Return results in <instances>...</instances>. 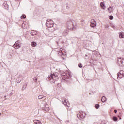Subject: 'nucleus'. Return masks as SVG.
Instances as JSON below:
<instances>
[{
	"label": "nucleus",
	"mask_w": 124,
	"mask_h": 124,
	"mask_svg": "<svg viewBox=\"0 0 124 124\" xmlns=\"http://www.w3.org/2000/svg\"><path fill=\"white\" fill-rule=\"evenodd\" d=\"M4 97H5H5H6V96H4Z\"/></svg>",
	"instance_id": "39"
},
{
	"label": "nucleus",
	"mask_w": 124,
	"mask_h": 124,
	"mask_svg": "<svg viewBox=\"0 0 124 124\" xmlns=\"http://www.w3.org/2000/svg\"><path fill=\"white\" fill-rule=\"evenodd\" d=\"M46 27L47 28H53L54 27V23H52V20L50 19L47 20Z\"/></svg>",
	"instance_id": "7"
},
{
	"label": "nucleus",
	"mask_w": 124,
	"mask_h": 124,
	"mask_svg": "<svg viewBox=\"0 0 124 124\" xmlns=\"http://www.w3.org/2000/svg\"><path fill=\"white\" fill-rule=\"evenodd\" d=\"M66 122H67V123H69V121H66Z\"/></svg>",
	"instance_id": "36"
},
{
	"label": "nucleus",
	"mask_w": 124,
	"mask_h": 124,
	"mask_svg": "<svg viewBox=\"0 0 124 124\" xmlns=\"http://www.w3.org/2000/svg\"><path fill=\"white\" fill-rule=\"evenodd\" d=\"M60 85H61V84H58L57 85H58V87H60Z\"/></svg>",
	"instance_id": "35"
},
{
	"label": "nucleus",
	"mask_w": 124,
	"mask_h": 124,
	"mask_svg": "<svg viewBox=\"0 0 124 124\" xmlns=\"http://www.w3.org/2000/svg\"><path fill=\"white\" fill-rule=\"evenodd\" d=\"M109 18L110 20H113V19H114V17L113 16H110Z\"/></svg>",
	"instance_id": "30"
},
{
	"label": "nucleus",
	"mask_w": 124,
	"mask_h": 124,
	"mask_svg": "<svg viewBox=\"0 0 124 124\" xmlns=\"http://www.w3.org/2000/svg\"><path fill=\"white\" fill-rule=\"evenodd\" d=\"M117 112H118V111L117 110H114V112L115 113V114H117Z\"/></svg>",
	"instance_id": "33"
},
{
	"label": "nucleus",
	"mask_w": 124,
	"mask_h": 124,
	"mask_svg": "<svg viewBox=\"0 0 124 124\" xmlns=\"http://www.w3.org/2000/svg\"><path fill=\"white\" fill-rule=\"evenodd\" d=\"M33 122L35 124H42V123H41V122L39 120H34Z\"/></svg>",
	"instance_id": "14"
},
{
	"label": "nucleus",
	"mask_w": 124,
	"mask_h": 124,
	"mask_svg": "<svg viewBox=\"0 0 124 124\" xmlns=\"http://www.w3.org/2000/svg\"><path fill=\"white\" fill-rule=\"evenodd\" d=\"M37 32L35 31L32 30L31 32V34L32 36H34V35H36Z\"/></svg>",
	"instance_id": "11"
},
{
	"label": "nucleus",
	"mask_w": 124,
	"mask_h": 124,
	"mask_svg": "<svg viewBox=\"0 0 124 124\" xmlns=\"http://www.w3.org/2000/svg\"><path fill=\"white\" fill-rule=\"evenodd\" d=\"M117 63L119 64V66H124V59L123 58H117Z\"/></svg>",
	"instance_id": "4"
},
{
	"label": "nucleus",
	"mask_w": 124,
	"mask_h": 124,
	"mask_svg": "<svg viewBox=\"0 0 124 124\" xmlns=\"http://www.w3.org/2000/svg\"><path fill=\"white\" fill-rule=\"evenodd\" d=\"M102 102H105L106 101V97L103 96L101 99Z\"/></svg>",
	"instance_id": "20"
},
{
	"label": "nucleus",
	"mask_w": 124,
	"mask_h": 124,
	"mask_svg": "<svg viewBox=\"0 0 124 124\" xmlns=\"http://www.w3.org/2000/svg\"><path fill=\"white\" fill-rule=\"evenodd\" d=\"M3 6H4V7H7V8H8V4H7V2H5L3 4Z\"/></svg>",
	"instance_id": "21"
},
{
	"label": "nucleus",
	"mask_w": 124,
	"mask_h": 124,
	"mask_svg": "<svg viewBox=\"0 0 124 124\" xmlns=\"http://www.w3.org/2000/svg\"><path fill=\"white\" fill-rule=\"evenodd\" d=\"M43 97H44V96H43L42 95H40L38 96V99H42V98H43Z\"/></svg>",
	"instance_id": "28"
},
{
	"label": "nucleus",
	"mask_w": 124,
	"mask_h": 124,
	"mask_svg": "<svg viewBox=\"0 0 124 124\" xmlns=\"http://www.w3.org/2000/svg\"><path fill=\"white\" fill-rule=\"evenodd\" d=\"M67 34H68V31H67V30H64L63 32V35L65 36L67 35Z\"/></svg>",
	"instance_id": "16"
},
{
	"label": "nucleus",
	"mask_w": 124,
	"mask_h": 124,
	"mask_svg": "<svg viewBox=\"0 0 124 124\" xmlns=\"http://www.w3.org/2000/svg\"><path fill=\"white\" fill-rule=\"evenodd\" d=\"M118 73L121 75L122 76H124V71L123 70H120V72Z\"/></svg>",
	"instance_id": "22"
},
{
	"label": "nucleus",
	"mask_w": 124,
	"mask_h": 124,
	"mask_svg": "<svg viewBox=\"0 0 124 124\" xmlns=\"http://www.w3.org/2000/svg\"><path fill=\"white\" fill-rule=\"evenodd\" d=\"M85 57H88V55H85Z\"/></svg>",
	"instance_id": "37"
},
{
	"label": "nucleus",
	"mask_w": 124,
	"mask_h": 124,
	"mask_svg": "<svg viewBox=\"0 0 124 124\" xmlns=\"http://www.w3.org/2000/svg\"><path fill=\"white\" fill-rule=\"evenodd\" d=\"M42 109L43 111H45L46 112H48L49 110H50V108H49V106L48 105H46L44 106V107H43L42 108Z\"/></svg>",
	"instance_id": "9"
},
{
	"label": "nucleus",
	"mask_w": 124,
	"mask_h": 124,
	"mask_svg": "<svg viewBox=\"0 0 124 124\" xmlns=\"http://www.w3.org/2000/svg\"><path fill=\"white\" fill-rule=\"evenodd\" d=\"M105 5V4L104 3V2H102L100 3L101 7H104Z\"/></svg>",
	"instance_id": "24"
},
{
	"label": "nucleus",
	"mask_w": 124,
	"mask_h": 124,
	"mask_svg": "<svg viewBox=\"0 0 124 124\" xmlns=\"http://www.w3.org/2000/svg\"><path fill=\"white\" fill-rule=\"evenodd\" d=\"M13 47L16 50L17 49H20V48H21V43L20 42V41H16L13 45Z\"/></svg>",
	"instance_id": "3"
},
{
	"label": "nucleus",
	"mask_w": 124,
	"mask_h": 124,
	"mask_svg": "<svg viewBox=\"0 0 124 124\" xmlns=\"http://www.w3.org/2000/svg\"><path fill=\"white\" fill-rule=\"evenodd\" d=\"M22 80H23V77L22 76H19L16 79V82L18 83V84H19L21 83Z\"/></svg>",
	"instance_id": "10"
},
{
	"label": "nucleus",
	"mask_w": 124,
	"mask_h": 124,
	"mask_svg": "<svg viewBox=\"0 0 124 124\" xmlns=\"http://www.w3.org/2000/svg\"><path fill=\"white\" fill-rule=\"evenodd\" d=\"M124 76H122V75L120 74L119 73L117 74V79L119 80V79H122V77H124Z\"/></svg>",
	"instance_id": "17"
},
{
	"label": "nucleus",
	"mask_w": 124,
	"mask_h": 124,
	"mask_svg": "<svg viewBox=\"0 0 124 124\" xmlns=\"http://www.w3.org/2000/svg\"><path fill=\"white\" fill-rule=\"evenodd\" d=\"M1 113L0 112V116H1Z\"/></svg>",
	"instance_id": "38"
},
{
	"label": "nucleus",
	"mask_w": 124,
	"mask_h": 124,
	"mask_svg": "<svg viewBox=\"0 0 124 124\" xmlns=\"http://www.w3.org/2000/svg\"><path fill=\"white\" fill-rule=\"evenodd\" d=\"M90 26L92 28H94V27H96V22L94 19L91 20Z\"/></svg>",
	"instance_id": "8"
},
{
	"label": "nucleus",
	"mask_w": 124,
	"mask_h": 124,
	"mask_svg": "<svg viewBox=\"0 0 124 124\" xmlns=\"http://www.w3.org/2000/svg\"><path fill=\"white\" fill-rule=\"evenodd\" d=\"M33 80H34V81H35L36 82V81H37V78L34 77L33 78Z\"/></svg>",
	"instance_id": "32"
},
{
	"label": "nucleus",
	"mask_w": 124,
	"mask_h": 124,
	"mask_svg": "<svg viewBox=\"0 0 124 124\" xmlns=\"http://www.w3.org/2000/svg\"><path fill=\"white\" fill-rule=\"evenodd\" d=\"M66 25L69 30H73L74 28H76V25L72 21H67L66 23Z\"/></svg>",
	"instance_id": "2"
},
{
	"label": "nucleus",
	"mask_w": 124,
	"mask_h": 124,
	"mask_svg": "<svg viewBox=\"0 0 124 124\" xmlns=\"http://www.w3.org/2000/svg\"><path fill=\"white\" fill-rule=\"evenodd\" d=\"M27 84L26 83L24 85H23L22 89V91H24V90L26 89V88H27Z\"/></svg>",
	"instance_id": "23"
},
{
	"label": "nucleus",
	"mask_w": 124,
	"mask_h": 124,
	"mask_svg": "<svg viewBox=\"0 0 124 124\" xmlns=\"http://www.w3.org/2000/svg\"><path fill=\"white\" fill-rule=\"evenodd\" d=\"M59 55L61 56V57H63V56L64 57H66V52H65V50L63 52H62L61 53H60Z\"/></svg>",
	"instance_id": "13"
},
{
	"label": "nucleus",
	"mask_w": 124,
	"mask_h": 124,
	"mask_svg": "<svg viewBox=\"0 0 124 124\" xmlns=\"http://www.w3.org/2000/svg\"><path fill=\"white\" fill-rule=\"evenodd\" d=\"M78 67L80 68H82L83 67V66H82V64L81 63H79L78 64Z\"/></svg>",
	"instance_id": "31"
},
{
	"label": "nucleus",
	"mask_w": 124,
	"mask_h": 124,
	"mask_svg": "<svg viewBox=\"0 0 124 124\" xmlns=\"http://www.w3.org/2000/svg\"><path fill=\"white\" fill-rule=\"evenodd\" d=\"M63 104H64V105H66V106H68V105H69V103L67 104V101H66V99H65L64 101H63Z\"/></svg>",
	"instance_id": "19"
},
{
	"label": "nucleus",
	"mask_w": 124,
	"mask_h": 124,
	"mask_svg": "<svg viewBox=\"0 0 124 124\" xmlns=\"http://www.w3.org/2000/svg\"><path fill=\"white\" fill-rule=\"evenodd\" d=\"M77 117L79 120H82V119L86 117V113L84 114L83 111H79V114L77 115Z\"/></svg>",
	"instance_id": "5"
},
{
	"label": "nucleus",
	"mask_w": 124,
	"mask_h": 124,
	"mask_svg": "<svg viewBox=\"0 0 124 124\" xmlns=\"http://www.w3.org/2000/svg\"><path fill=\"white\" fill-rule=\"evenodd\" d=\"M101 124H106L104 122L102 121L101 122Z\"/></svg>",
	"instance_id": "34"
},
{
	"label": "nucleus",
	"mask_w": 124,
	"mask_h": 124,
	"mask_svg": "<svg viewBox=\"0 0 124 124\" xmlns=\"http://www.w3.org/2000/svg\"><path fill=\"white\" fill-rule=\"evenodd\" d=\"M56 75L55 74H51L49 76V78L50 79V82L55 83L56 82Z\"/></svg>",
	"instance_id": "6"
},
{
	"label": "nucleus",
	"mask_w": 124,
	"mask_h": 124,
	"mask_svg": "<svg viewBox=\"0 0 124 124\" xmlns=\"http://www.w3.org/2000/svg\"><path fill=\"white\" fill-rule=\"evenodd\" d=\"M99 104H96L95 105V108H96V109H98V108H99Z\"/></svg>",
	"instance_id": "29"
},
{
	"label": "nucleus",
	"mask_w": 124,
	"mask_h": 124,
	"mask_svg": "<svg viewBox=\"0 0 124 124\" xmlns=\"http://www.w3.org/2000/svg\"><path fill=\"white\" fill-rule=\"evenodd\" d=\"M65 51V50L64 49L62 48H61L59 49V51H58L59 55H60L61 53H62L63 52H64Z\"/></svg>",
	"instance_id": "12"
},
{
	"label": "nucleus",
	"mask_w": 124,
	"mask_h": 124,
	"mask_svg": "<svg viewBox=\"0 0 124 124\" xmlns=\"http://www.w3.org/2000/svg\"><path fill=\"white\" fill-rule=\"evenodd\" d=\"M31 45L32 46V47H35V46L37 45V44L35 42H32L31 43Z\"/></svg>",
	"instance_id": "18"
},
{
	"label": "nucleus",
	"mask_w": 124,
	"mask_h": 124,
	"mask_svg": "<svg viewBox=\"0 0 124 124\" xmlns=\"http://www.w3.org/2000/svg\"><path fill=\"white\" fill-rule=\"evenodd\" d=\"M26 15L23 14L22 16H21V19H26Z\"/></svg>",
	"instance_id": "27"
},
{
	"label": "nucleus",
	"mask_w": 124,
	"mask_h": 124,
	"mask_svg": "<svg viewBox=\"0 0 124 124\" xmlns=\"http://www.w3.org/2000/svg\"><path fill=\"white\" fill-rule=\"evenodd\" d=\"M113 120L114 122H117L118 121V118H117V117L114 116L113 117Z\"/></svg>",
	"instance_id": "26"
},
{
	"label": "nucleus",
	"mask_w": 124,
	"mask_h": 124,
	"mask_svg": "<svg viewBox=\"0 0 124 124\" xmlns=\"http://www.w3.org/2000/svg\"><path fill=\"white\" fill-rule=\"evenodd\" d=\"M108 10L109 11V13H111V12H112V11H113V9L112 7H109V8H108Z\"/></svg>",
	"instance_id": "25"
},
{
	"label": "nucleus",
	"mask_w": 124,
	"mask_h": 124,
	"mask_svg": "<svg viewBox=\"0 0 124 124\" xmlns=\"http://www.w3.org/2000/svg\"><path fill=\"white\" fill-rule=\"evenodd\" d=\"M119 37L120 38H124V32H121L119 33Z\"/></svg>",
	"instance_id": "15"
},
{
	"label": "nucleus",
	"mask_w": 124,
	"mask_h": 124,
	"mask_svg": "<svg viewBox=\"0 0 124 124\" xmlns=\"http://www.w3.org/2000/svg\"><path fill=\"white\" fill-rule=\"evenodd\" d=\"M71 77V75H70V73H69V72H66V73H63L62 75V78L64 81H67V80H68L69 79H70Z\"/></svg>",
	"instance_id": "1"
}]
</instances>
